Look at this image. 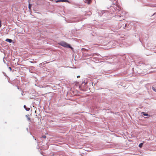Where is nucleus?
<instances>
[{"label":"nucleus","mask_w":156,"mask_h":156,"mask_svg":"<svg viewBox=\"0 0 156 156\" xmlns=\"http://www.w3.org/2000/svg\"><path fill=\"white\" fill-rule=\"evenodd\" d=\"M5 41L7 42H8L9 43H11L12 41V40H11L10 39H6V40H5Z\"/></svg>","instance_id":"5"},{"label":"nucleus","mask_w":156,"mask_h":156,"mask_svg":"<svg viewBox=\"0 0 156 156\" xmlns=\"http://www.w3.org/2000/svg\"><path fill=\"white\" fill-rule=\"evenodd\" d=\"M85 2L86 3L89 5L91 3V0H85Z\"/></svg>","instance_id":"4"},{"label":"nucleus","mask_w":156,"mask_h":156,"mask_svg":"<svg viewBox=\"0 0 156 156\" xmlns=\"http://www.w3.org/2000/svg\"><path fill=\"white\" fill-rule=\"evenodd\" d=\"M152 89L154 91H156V90L154 87H152Z\"/></svg>","instance_id":"11"},{"label":"nucleus","mask_w":156,"mask_h":156,"mask_svg":"<svg viewBox=\"0 0 156 156\" xmlns=\"http://www.w3.org/2000/svg\"><path fill=\"white\" fill-rule=\"evenodd\" d=\"M24 108H25L26 109V110L27 111H29L30 110V108H26V106L25 105H24Z\"/></svg>","instance_id":"7"},{"label":"nucleus","mask_w":156,"mask_h":156,"mask_svg":"<svg viewBox=\"0 0 156 156\" xmlns=\"http://www.w3.org/2000/svg\"><path fill=\"white\" fill-rule=\"evenodd\" d=\"M68 0H58L56 1V2H69Z\"/></svg>","instance_id":"2"},{"label":"nucleus","mask_w":156,"mask_h":156,"mask_svg":"<svg viewBox=\"0 0 156 156\" xmlns=\"http://www.w3.org/2000/svg\"><path fill=\"white\" fill-rule=\"evenodd\" d=\"M79 20H78V21H77V22H79ZM76 22H77V21H76Z\"/></svg>","instance_id":"18"},{"label":"nucleus","mask_w":156,"mask_h":156,"mask_svg":"<svg viewBox=\"0 0 156 156\" xmlns=\"http://www.w3.org/2000/svg\"><path fill=\"white\" fill-rule=\"evenodd\" d=\"M60 44L62 46L65 47L69 48L71 49L73 48L71 47L69 44H68L67 43L64 41L61 42L60 43Z\"/></svg>","instance_id":"1"},{"label":"nucleus","mask_w":156,"mask_h":156,"mask_svg":"<svg viewBox=\"0 0 156 156\" xmlns=\"http://www.w3.org/2000/svg\"><path fill=\"white\" fill-rule=\"evenodd\" d=\"M31 5L30 4H29V9L30 10L31 9Z\"/></svg>","instance_id":"10"},{"label":"nucleus","mask_w":156,"mask_h":156,"mask_svg":"<svg viewBox=\"0 0 156 156\" xmlns=\"http://www.w3.org/2000/svg\"><path fill=\"white\" fill-rule=\"evenodd\" d=\"M80 77V76H77V78H79Z\"/></svg>","instance_id":"17"},{"label":"nucleus","mask_w":156,"mask_h":156,"mask_svg":"<svg viewBox=\"0 0 156 156\" xmlns=\"http://www.w3.org/2000/svg\"><path fill=\"white\" fill-rule=\"evenodd\" d=\"M9 69L10 70V71L12 69H11V67H9Z\"/></svg>","instance_id":"16"},{"label":"nucleus","mask_w":156,"mask_h":156,"mask_svg":"<svg viewBox=\"0 0 156 156\" xmlns=\"http://www.w3.org/2000/svg\"><path fill=\"white\" fill-rule=\"evenodd\" d=\"M142 114H143V115H144V116H148L149 115L148 114L145 113L144 112H142Z\"/></svg>","instance_id":"6"},{"label":"nucleus","mask_w":156,"mask_h":156,"mask_svg":"<svg viewBox=\"0 0 156 156\" xmlns=\"http://www.w3.org/2000/svg\"><path fill=\"white\" fill-rule=\"evenodd\" d=\"M42 137L44 138H46V137L44 135V136H42Z\"/></svg>","instance_id":"12"},{"label":"nucleus","mask_w":156,"mask_h":156,"mask_svg":"<svg viewBox=\"0 0 156 156\" xmlns=\"http://www.w3.org/2000/svg\"><path fill=\"white\" fill-rule=\"evenodd\" d=\"M143 143H141L140 144H139V146L140 148H141L142 147V146H143Z\"/></svg>","instance_id":"8"},{"label":"nucleus","mask_w":156,"mask_h":156,"mask_svg":"<svg viewBox=\"0 0 156 156\" xmlns=\"http://www.w3.org/2000/svg\"><path fill=\"white\" fill-rule=\"evenodd\" d=\"M2 26V25H1V21L0 20V27H1Z\"/></svg>","instance_id":"15"},{"label":"nucleus","mask_w":156,"mask_h":156,"mask_svg":"<svg viewBox=\"0 0 156 156\" xmlns=\"http://www.w3.org/2000/svg\"><path fill=\"white\" fill-rule=\"evenodd\" d=\"M94 54H93L91 55H90V56H94Z\"/></svg>","instance_id":"13"},{"label":"nucleus","mask_w":156,"mask_h":156,"mask_svg":"<svg viewBox=\"0 0 156 156\" xmlns=\"http://www.w3.org/2000/svg\"><path fill=\"white\" fill-rule=\"evenodd\" d=\"M118 25L120 28H121L122 27H123V26H124V24L123 22H122L119 23Z\"/></svg>","instance_id":"3"},{"label":"nucleus","mask_w":156,"mask_h":156,"mask_svg":"<svg viewBox=\"0 0 156 156\" xmlns=\"http://www.w3.org/2000/svg\"><path fill=\"white\" fill-rule=\"evenodd\" d=\"M28 119L29 121H30V119L29 117L28 118Z\"/></svg>","instance_id":"14"},{"label":"nucleus","mask_w":156,"mask_h":156,"mask_svg":"<svg viewBox=\"0 0 156 156\" xmlns=\"http://www.w3.org/2000/svg\"><path fill=\"white\" fill-rule=\"evenodd\" d=\"M124 24H125V26H123V28H125L127 26V24H125V23H124Z\"/></svg>","instance_id":"9"}]
</instances>
